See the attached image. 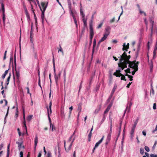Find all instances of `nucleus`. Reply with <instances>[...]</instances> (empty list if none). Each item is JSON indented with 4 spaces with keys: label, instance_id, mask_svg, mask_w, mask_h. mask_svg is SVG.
Here are the masks:
<instances>
[{
    "label": "nucleus",
    "instance_id": "nucleus-47",
    "mask_svg": "<svg viewBox=\"0 0 157 157\" xmlns=\"http://www.w3.org/2000/svg\"><path fill=\"white\" fill-rule=\"evenodd\" d=\"M14 63L15 67L16 68V56L15 54L14 55Z\"/></svg>",
    "mask_w": 157,
    "mask_h": 157
},
{
    "label": "nucleus",
    "instance_id": "nucleus-9",
    "mask_svg": "<svg viewBox=\"0 0 157 157\" xmlns=\"http://www.w3.org/2000/svg\"><path fill=\"white\" fill-rule=\"evenodd\" d=\"M136 67H133V66H132V67L131 68H132V69H134V70L132 71V75H134L136 72L137 71H138V68L137 67V66H136Z\"/></svg>",
    "mask_w": 157,
    "mask_h": 157
},
{
    "label": "nucleus",
    "instance_id": "nucleus-27",
    "mask_svg": "<svg viewBox=\"0 0 157 157\" xmlns=\"http://www.w3.org/2000/svg\"><path fill=\"white\" fill-rule=\"evenodd\" d=\"M41 12H42V14L41 15V18L42 20V22L43 23V22L44 21V12H43V11H41Z\"/></svg>",
    "mask_w": 157,
    "mask_h": 157
},
{
    "label": "nucleus",
    "instance_id": "nucleus-20",
    "mask_svg": "<svg viewBox=\"0 0 157 157\" xmlns=\"http://www.w3.org/2000/svg\"><path fill=\"white\" fill-rule=\"evenodd\" d=\"M78 110L79 111V113H78V117L79 116V114L81 112V109H82V106H81L82 105L81 104L79 103V104H78Z\"/></svg>",
    "mask_w": 157,
    "mask_h": 157
},
{
    "label": "nucleus",
    "instance_id": "nucleus-39",
    "mask_svg": "<svg viewBox=\"0 0 157 157\" xmlns=\"http://www.w3.org/2000/svg\"><path fill=\"white\" fill-rule=\"evenodd\" d=\"M144 149L142 148H141L140 149V152L141 154H143L144 153Z\"/></svg>",
    "mask_w": 157,
    "mask_h": 157
},
{
    "label": "nucleus",
    "instance_id": "nucleus-54",
    "mask_svg": "<svg viewBox=\"0 0 157 157\" xmlns=\"http://www.w3.org/2000/svg\"><path fill=\"white\" fill-rule=\"evenodd\" d=\"M81 15L82 16V19H85V15L84 13L83 14H81Z\"/></svg>",
    "mask_w": 157,
    "mask_h": 157
},
{
    "label": "nucleus",
    "instance_id": "nucleus-5",
    "mask_svg": "<svg viewBox=\"0 0 157 157\" xmlns=\"http://www.w3.org/2000/svg\"><path fill=\"white\" fill-rule=\"evenodd\" d=\"M104 136H103L101 139L96 144L94 147L93 149L92 153L94 152V151L95 149L97 148L99 146V145L102 142L104 139Z\"/></svg>",
    "mask_w": 157,
    "mask_h": 157
},
{
    "label": "nucleus",
    "instance_id": "nucleus-8",
    "mask_svg": "<svg viewBox=\"0 0 157 157\" xmlns=\"http://www.w3.org/2000/svg\"><path fill=\"white\" fill-rule=\"evenodd\" d=\"M11 73H9V76L8 77L6 80V83H5V84H6L5 88L6 89L7 88V86L8 85V84H9V81H10V78H11Z\"/></svg>",
    "mask_w": 157,
    "mask_h": 157
},
{
    "label": "nucleus",
    "instance_id": "nucleus-1",
    "mask_svg": "<svg viewBox=\"0 0 157 157\" xmlns=\"http://www.w3.org/2000/svg\"><path fill=\"white\" fill-rule=\"evenodd\" d=\"M131 58V56L129 55L127 56L126 52H124V53L121 56V58L119 59V63H118V65L121 70H123L124 68L127 67V65L128 64V67L131 68L132 65L135 62L136 60H135L132 61H131L129 60Z\"/></svg>",
    "mask_w": 157,
    "mask_h": 157
},
{
    "label": "nucleus",
    "instance_id": "nucleus-57",
    "mask_svg": "<svg viewBox=\"0 0 157 157\" xmlns=\"http://www.w3.org/2000/svg\"><path fill=\"white\" fill-rule=\"evenodd\" d=\"M102 25H103L102 23H101L100 24H99V25H98V27H97L98 29H99L102 26Z\"/></svg>",
    "mask_w": 157,
    "mask_h": 157
},
{
    "label": "nucleus",
    "instance_id": "nucleus-45",
    "mask_svg": "<svg viewBox=\"0 0 157 157\" xmlns=\"http://www.w3.org/2000/svg\"><path fill=\"white\" fill-rule=\"evenodd\" d=\"M23 124H24V127H25V129L26 130V131L27 132V127L26 126V122H25V121H24L23 122Z\"/></svg>",
    "mask_w": 157,
    "mask_h": 157
},
{
    "label": "nucleus",
    "instance_id": "nucleus-6",
    "mask_svg": "<svg viewBox=\"0 0 157 157\" xmlns=\"http://www.w3.org/2000/svg\"><path fill=\"white\" fill-rule=\"evenodd\" d=\"M41 5L42 8L41 7L40 8L41 10V11L45 12L47 7V5H46L45 2H42L41 3Z\"/></svg>",
    "mask_w": 157,
    "mask_h": 157
},
{
    "label": "nucleus",
    "instance_id": "nucleus-29",
    "mask_svg": "<svg viewBox=\"0 0 157 157\" xmlns=\"http://www.w3.org/2000/svg\"><path fill=\"white\" fill-rule=\"evenodd\" d=\"M84 26L86 27L87 26V19H85L82 20Z\"/></svg>",
    "mask_w": 157,
    "mask_h": 157
},
{
    "label": "nucleus",
    "instance_id": "nucleus-11",
    "mask_svg": "<svg viewBox=\"0 0 157 157\" xmlns=\"http://www.w3.org/2000/svg\"><path fill=\"white\" fill-rule=\"evenodd\" d=\"M47 112H48V117L49 121V122L50 123V127H51V125H52V121L51 119L50 118V117L49 116V108L47 106Z\"/></svg>",
    "mask_w": 157,
    "mask_h": 157
},
{
    "label": "nucleus",
    "instance_id": "nucleus-43",
    "mask_svg": "<svg viewBox=\"0 0 157 157\" xmlns=\"http://www.w3.org/2000/svg\"><path fill=\"white\" fill-rule=\"evenodd\" d=\"M73 109V107L72 106H71V107H70L69 108V109L70 111H69V116H70L71 114V111Z\"/></svg>",
    "mask_w": 157,
    "mask_h": 157
},
{
    "label": "nucleus",
    "instance_id": "nucleus-13",
    "mask_svg": "<svg viewBox=\"0 0 157 157\" xmlns=\"http://www.w3.org/2000/svg\"><path fill=\"white\" fill-rule=\"evenodd\" d=\"M15 71L16 72V77L18 80L20 79V72L19 70L18 69L17 70L16 69H15Z\"/></svg>",
    "mask_w": 157,
    "mask_h": 157
},
{
    "label": "nucleus",
    "instance_id": "nucleus-26",
    "mask_svg": "<svg viewBox=\"0 0 157 157\" xmlns=\"http://www.w3.org/2000/svg\"><path fill=\"white\" fill-rule=\"evenodd\" d=\"M38 138L37 136V135H36L35 137V145H37V143H38Z\"/></svg>",
    "mask_w": 157,
    "mask_h": 157
},
{
    "label": "nucleus",
    "instance_id": "nucleus-10",
    "mask_svg": "<svg viewBox=\"0 0 157 157\" xmlns=\"http://www.w3.org/2000/svg\"><path fill=\"white\" fill-rule=\"evenodd\" d=\"M90 35L93 36L94 35V33L93 31V29L92 25L90 24Z\"/></svg>",
    "mask_w": 157,
    "mask_h": 157
},
{
    "label": "nucleus",
    "instance_id": "nucleus-30",
    "mask_svg": "<svg viewBox=\"0 0 157 157\" xmlns=\"http://www.w3.org/2000/svg\"><path fill=\"white\" fill-rule=\"evenodd\" d=\"M111 135L110 134H108L106 140L108 141H110L111 138Z\"/></svg>",
    "mask_w": 157,
    "mask_h": 157
},
{
    "label": "nucleus",
    "instance_id": "nucleus-40",
    "mask_svg": "<svg viewBox=\"0 0 157 157\" xmlns=\"http://www.w3.org/2000/svg\"><path fill=\"white\" fill-rule=\"evenodd\" d=\"M25 14L27 17L28 20H29L30 19V17L29 13H25Z\"/></svg>",
    "mask_w": 157,
    "mask_h": 157
},
{
    "label": "nucleus",
    "instance_id": "nucleus-58",
    "mask_svg": "<svg viewBox=\"0 0 157 157\" xmlns=\"http://www.w3.org/2000/svg\"><path fill=\"white\" fill-rule=\"evenodd\" d=\"M150 157H157V155L151 154L150 155Z\"/></svg>",
    "mask_w": 157,
    "mask_h": 157
},
{
    "label": "nucleus",
    "instance_id": "nucleus-19",
    "mask_svg": "<svg viewBox=\"0 0 157 157\" xmlns=\"http://www.w3.org/2000/svg\"><path fill=\"white\" fill-rule=\"evenodd\" d=\"M54 75L56 82L57 83L58 82L59 79L60 78V77H59V76L56 75V74Z\"/></svg>",
    "mask_w": 157,
    "mask_h": 157
},
{
    "label": "nucleus",
    "instance_id": "nucleus-59",
    "mask_svg": "<svg viewBox=\"0 0 157 157\" xmlns=\"http://www.w3.org/2000/svg\"><path fill=\"white\" fill-rule=\"evenodd\" d=\"M112 126H110V131H109V134L111 135L112 132Z\"/></svg>",
    "mask_w": 157,
    "mask_h": 157
},
{
    "label": "nucleus",
    "instance_id": "nucleus-7",
    "mask_svg": "<svg viewBox=\"0 0 157 157\" xmlns=\"http://www.w3.org/2000/svg\"><path fill=\"white\" fill-rule=\"evenodd\" d=\"M123 46V47L122 48V50L123 51L125 50L126 51H127L128 49L129 48V43H128V44L126 45L125 43H124Z\"/></svg>",
    "mask_w": 157,
    "mask_h": 157
},
{
    "label": "nucleus",
    "instance_id": "nucleus-52",
    "mask_svg": "<svg viewBox=\"0 0 157 157\" xmlns=\"http://www.w3.org/2000/svg\"><path fill=\"white\" fill-rule=\"evenodd\" d=\"M7 51H6L5 53H4V57H3V59L4 60H5L6 59V53H7Z\"/></svg>",
    "mask_w": 157,
    "mask_h": 157
},
{
    "label": "nucleus",
    "instance_id": "nucleus-32",
    "mask_svg": "<svg viewBox=\"0 0 157 157\" xmlns=\"http://www.w3.org/2000/svg\"><path fill=\"white\" fill-rule=\"evenodd\" d=\"M135 130L131 129V132H130V135H131V138H132L133 136V134L134 133V132Z\"/></svg>",
    "mask_w": 157,
    "mask_h": 157
},
{
    "label": "nucleus",
    "instance_id": "nucleus-33",
    "mask_svg": "<svg viewBox=\"0 0 157 157\" xmlns=\"http://www.w3.org/2000/svg\"><path fill=\"white\" fill-rule=\"evenodd\" d=\"M124 71L125 72V73H129V74L131 73L130 69V68H128L127 69L125 70H124Z\"/></svg>",
    "mask_w": 157,
    "mask_h": 157
},
{
    "label": "nucleus",
    "instance_id": "nucleus-35",
    "mask_svg": "<svg viewBox=\"0 0 157 157\" xmlns=\"http://www.w3.org/2000/svg\"><path fill=\"white\" fill-rule=\"evenodd\" d=\"M33 33L32 30V29H31L30 32V38H33Z\"/></svg>",
    "mask_w": 157,
    "mask_h": 157
},
{
    "label": "nucleus",
    "instance_id": "nucleus-55",
    "mask_svg": "<svg viewBox=\"0 0 157 157\" xmlns=\"http://www.w3.org/2000/svg\"><path fill=\"white\" fill-rule=\"evenodd\" d=\"M153 63L152 61H151V62L150 63V68L151 69H152L153 68Z\"/></svg>",
    "mask_w": 157,
    "mask_h": 157
},
{
    "label": "nucleus",
    "instance_id": "nucleus-31",
    "mask_svg": "<svg viewBox=\"0 0 157 157\" xmlns=\"http://www.w3.org/2000/svg\"><path fill=\"white\" fill-rule=\"evenodd\" d=\"M33 117L32 115L29 116L27 118V120L28 121H30L32 119V117Z\"/></svg>",
    "mask_w": 157,
    "mask_h": 157
},
{
    "label": "nucleus",
    "instance_id": "nucleus-63",
    "mask_svg": "<svg viewBox=\"0 0 157 157\" xmlns=\"http://www.w3.org/2000/svg\"><path fill=\"white\" fill-rule=\"evenodd\" d=\"M20 157H23V154L22 151L20 152Z\"/></svg>",
    "mask_w": 157,
    "mask_h": 157
},
{
    "label": "nucleus",
    "instance_id": "nucleus-60",
    "mask_svg": "<svg viewBox=\"0 0 157 157\" xmlns=\"http://www.w3.org/2000/svg\"><path fill=\"white\" fill-rule=\"evenodd\" d=\"M156 108V104L155 103H154L153 104V109H155Z\"/></svg>",
    "mask_w": 157,
    "mask_h": 157
},
{
    "label": "nucleus",
    "instance_id": "nucleus-3",
    "mask_svg": "<svg viewBox=\"0 0 157 157\" xmlns=\"http://www.w3.org/2000/svg\"><path fill=\"white\" fill-rule=\"evenodd\" d=\"M74 140V138L73 139V140H72L71 142L69 147L67 148H66V141L65 140L64 141V147L65 148V151H67V152H68L71 149V147H72V146L73 144V143Z\"/></svg>",
    "mask_w": 157,
    "mask_h": 157
},
{
    "label": "nucleus",
    "instance_id": "nucleus-2",
    "mask_svg": "<svg viewBox=\"0 0 157 157\" xmlns=\"http://www.w3.org/2000/svg\"><path fill=\"white\" fill-rule=\"evenodd\" d=\"M121 70L120 69H118V70L116 71V72L113 73V75L116 76L117 77H120L121 76V80H123L125 81H126L127 80L125 78V75L121 73Z\"/></svg>",
    "mask_w": 157,
    "mask_h": 157
},
{
    "label": "nucleus",
    "instance_id": "nucleus-56",
    "mask_svg": "<svg viewBox=\"0 0 157 157\" xmlns=\"http://www.w3.org/2000/svg\"><path fill=\"white\" fill-rule=\"evenodd\" d=\"M34 56L35 59H37V55L36 52H34Z\"/></svg>",
    "mask_w": 157,
    "mask_h": 157
},
{
    "label": "nucleus",
    "instance_id": "nucleus-15",
    "mask_svg": "<svg viewBox=\"0 0 157 157\" xmlns=\"http://www.w3.org/2000/svg\"><path fill=\"white\" fill-rule=\"evenodd\" d=\"M96 39H94V40L93 41V49H92V56H93L94 53V48L96 46Z\"/></svg>",
    "mask_w": 157,
    "mask_h": 157
},
{
    "label": "nucleus",
    "instance_id": "nucleus-22",
    "mask_svg": "<svg viewBox=\"0 0 157 157\" xmlns=\"http://www.w3.org/2000/svg\"><path fill=\"white\" fill-rule=\"evenodd\" d=\"M111 107V105H109L107 107V108L105 110L104 112V114L106 113H108L109 112Z\"/></svg>",
    "mask_w": 157,
    "mask_h": 157
},
{
    "label": "nucleus",
    "instance_id": "nucleus-61",
    "mask_svg": "<svg viewBox=\"0 0 157 157\" xmlns=\"http://www.w3.org/2000/svg\"><path fill=\"white\" fill-rule=\"evenodd\" d=\"M132 83V82H129L128 84L126 86V87L128 88H129L130 87V85Z\"/></svg>",
    "mask_w": 157,
    "mask_h": 157
},
{
    "label": "nucleus",
    "instance_id": "nucleus-41",
    "mask_svg": "<svg viewBox=\"0 0 157 157\" xmlns=\"http://www.w3.org/2000/svg\"><path fill=\"white\" fill-rule=\"evenodd\" d=\"M139 118L137 117L136 119V120L134 122V125H135L136 126L137 124L138 123V121H139Z\"/></svg>",
    "mask_w": 157,
    "mask_h": 157
},
{
    "label": "nucleus",
    "instance_id": "nucleus-42",
    "mask_svg": "<svg viewBox=\"0 0 157 157\" xmlns=\"http://www.w3.org/2000/svg\"><path fill=\"white\" fill-rule=\"evenodd\" d=\"M46 157H52L51 153L50 152H48Z\"/></svg>",
    "mask_w": 157,
    "mask_h": 157
},
{
    "label": "nucleus",
    "instance_id": "nucleus-48",
    "mask_svg": "<svg viewBox=\"0 0 157 157\" xmlns=\"http://www.w3.org/2000/svg\"><path fill=\"white\" fill-rule=\"evenodd\" d=\"M144 149L147 152H149L150 151L149 148L147 146H145L144 147Z\"/></svg>",
    "mask_w": 157,
    "mask_h": 157
},
{
    "label": "nucleus",
    "instance_id": "nucleus-34",
    "mask_svg": "<svg viewBox=\"0 0 157 157\" xmlns=\"http://www.w3.org/2000/svg\"><path fill=\"white\" fill-rule=\"evenodd\" d=\"M139 62L138 61H137V62H136L134 63L133 64V65H132V66H133V67H136V66H137V67H138V65L139 64Z\"/></svg>",
    "mask_w": 157,
    "mask_h": 157
},
{
    "label": "nucleus",
    "instance_id": "nucleus-25",
    "mask_svg": "<svg viewBox=\"0 0 157 157\" xmlns=\"http://www.w3.org/2000/svg\"><path fill=\"white\" fill-rule=\"evenodd\" d=\"M101 108V105L99 106L95 110L94 113L96 114L98 113L100 110Z\"/></svg>",
    "mask_w": 157,
    "mask_h": 157
},
{
    "label": "nucleus",
    "instance_id": "nucleus-21",
    "mask_svg": "<svg viewBox=\"0 0 157 157\" xmlns=\"http://www.w3.org/2000/svg\"><path fill=\"white\" fill-rule=\"evenodd\" d=\"M140 51V45H138V48H137V51L135 55L136 57H137L138 56Z\"/></svg>",
    "mask_w": 157,
    "mask_h": 157
},
{
    "label": "nucleus",
    "instance_id": "nucleus-14",
    "mask_svg": "<svg viewBox=\"0 0 157 157\" xmlns=\"http://www.w3.org/2000/svg\"><path fill=\"white\" fill-rule=\"evenodd\" d=\"M93 126L92 128H91L90 132L88 135V140L89 142H90L91 140V137L92 134V132L93 130Z\"/></svg>",
    "mask_w": 157,
    "mask_h": 157
},
{
    "label": "nucleus",
    "instance_id": "nucleus-4",
    "mask_svg": "<svg viewBox=\"0 0 157 157\" xmlns=\"http://www.w3.org/2000/svg\"><path fill=\"white\" fill-rule=\"evenodd\" d=\"M16 144H18V147L19 150H20L22 147L24 148V146H22V144H23V141L22 139L21 138L18 140V141L16 142Z\"/></svg>",
    "mask_w": 157,
    "mask_h": 157
},
{
    "label": "nucleus",
    "instance_id": "nucleus-62",
    "mask_svg": "<svg viewBox=\"0 0 157 157\" xmlns=\"http://www.w3.org/2000/svg\"><path fill=\"white\" fill-rule=\"evenodd\" d=\"M128 78H130L129 80L130 81H132L133 80L132 78H133V77L132 76L130 75V76Z\"/></svg>",
    "mask_w": 157,
    "mask_h": 157
},
{
    "label": "nucleus",
    "instance_id": "nucleus-12",
    "mask_svg": "<svg viewBox=\"0 0 157 157\" xmlns=\"http://www.w3.org/2000/svg\"><path fill=\"white\" fill-rule=\"evenodd\" d=\"M117 84H115L114 85V87L112 90L111 92V97H112L113 96V94L116 90V89H117Z\"/></svg>",
    "mask_w": 157,
    "mask_h": 157
},
{
    "label": "nucleus",
    "instance_id": "nucleus-18",
    "mask_svg": "<svg viewBox=\"0 0 157 157\" xmlns=\"http://www.w3.org/2000/svg\"><path fill=\"white\" fill-rule=\"evenodd\" d=\"M0 4L2 6V10L3 13H5V8L4 7V5L2 1H0Z\"/></svg>",
    "mask_w": 157,
    "mask_h": 157
},
{
    "label": "nucleus",
    "instance_id": "nucleus-16",
    "mask_svg": "<svg viewBox=\"0 0 157 157\" xmlns=\"http://www.w3.org/2000/svg\"><path fill=\"white\" fill-rule=\"evenodd\" d=\"M157 50V40L156 42V44L155 45V47L153 51V58H155V55H156V51Z\"/></svg>",
    "mask_w": 157,
    "mask_h": 157
},
{
    "label": "nucleus",
    "instance_id": "nucleus-24",
    "mask_svg": "<svg viewBox=\"0 0 157 157\" xmlns=\"http://www.w3.org/2000/svg\"><path fill=\"white\" fill-rule=\"evenodd\" d=\"M10 144H9L7 147V154L6 157H9L10 154Z\"/></svg>",
    "mask_w": 157,
    "mask_h": 157
},
{
    "label": "nucleus",
    "instance_id": "nucleus-53",
    "mask_svg": "<svg viewBox=\"0 0 157 157\" xmlns=\"http://www.w3.org/2000/svg\"><path fill=\"white\" fill-rule=\"evenodd\" d=\"M105 116L104 115L102 119L101 120V123H102L104 122V121H105Z\"/></svg>",
    "mask_w": 157,
    "mask_h": 157
},
{
    "label": "nucleus",
    "instance_id": "nucleus-50",
    "mask_svg": "<svg viewBox=\"0 0 157 157\" xmlns=\"http://www.w3.org/2000/svg\"><path fill=\"white\" fill-rule=\"evenodd\" d=\"M151 94H152L153 95H154L155 93H154V91L153 89V87H152L151 88Z\"/></svg>",
    "mask_w": 157,
    "mask_h": 157
},
{
    "label": "nucleus",
    "instance_id": "nucleus-23",
    "mask_svg": "<svg viewBox=\"0 0 157 157\" xmlns=\"http://www.w3.org/2000/svg\"><path fill=\"white\" fill-rule=\"evenodd\" d=\"M108 36L107 35H105L104 34L103 35V36L100 40L101 41L103 42L107 38Z\"/></svg>",
    "mask_w": 157,
    "mask_h": 157
},
{
    "label": "nucleus",
    "instance_id": "nucleus-37",
    "mask_svg": "<svg viewBox=\"0 0 157 157\" xmlns=\"http://www.w3.org/2000/svg\"><path fill=\"white\" fill-rule=\"evenodd\" d=\"M3 23L4 25H5V13H3Z\"/></svg>",
    "mask_w": 157,
    "mask_h": 157
},
{
    "label": "nucleus",
    "instance_id": "nucleus-38",
    "mask_svg": "<svg viewBox=\"0 0 157 157\" xmlns=\"http://www.w3.org/2000/svg\"><path fill=\"white\" fill-rule=\"evenodd\" d=\"M80 13L81 15L82 14H83L84 13L83 11L82 10V6L81 4H80Z\"/></svg>",
    "mask_w": 157,
    "mask_h": 157
},
{
    "label": "nucleus",
    "instance_id": "nucleus-46",
    "mask_svg": "<svg viewBox=\"0 0 157 157\" xmlns=\"http://www.w3.org/2000/svg\"><path fill=\"white\" fill-rule=\"evenodd\" d=\"M150 22L151 24V28H153V26H154V21L152 20H150Z\"/></svg>",
    "mask_w": 157,
    "mask_h": 157
},
{
    "label": "nucleus",
    "instance_id": "nucleus-49",
    "mask_svg": "<svg viewBox=\"0 0 157 157\" xmlns=\"http://www.w3.org/2000/svg\"><path fill=\"white\" fill-rule=\"evenodd\" d=\"M140 13H144L145 16H146V13L144 11H142L140 9H139Z\"/></svg>",
    "mask_w": 157,
    "mask_h": 157
},
{
    "label": "nucleus",
    "instance_id": "nucleus-51",
    "mask_svg": "<svg viewBox=\"0 0 157 157\" xmlns=\"http://www.w3.org/2000/svg\"><path fill=\"white\" fill-rule=\"evenodd\" d=\"M73 18H74V22H75V24L76 27H77V25H77V21H76V19L75 17H73Z\"/></svg>",
    "mask_w": 157,
    "mask_h": 157
},
{
    "label": "nucleus",
    "instance_id": "nucleus-44",
    "mask_svg": "<svg viewBox=\"0 0 157 157\" xmlns=\"http://www.w3.org/2000/svg\"><path fill=\"white\" fill-rule=\"evenodd\" d=\"M59 47H60V49L59 50L58 52H59V51H60L62 52V53L63 54V49L60 46V45H59Z\"/></svg>",
    "mask_w": 157,
    "mask_h": 157
},
{
    "label": "nucleus",
    "instance_id": "nucleus-36",
    "mask_svg": "<svg viewBox=\"0 0 157 157\" xmlns=\"http://www.w3.org/2000/svg\"><path fill=\"white\" fill-rule=\"evenodd\" d=\"M74 134H75V132H74L73 135H72L69 138L68 141H67V143H70V141L71 140L72 138L73 137V135Z\"/></svg>",
    "mask_w": 157,
    "mask_h": 157
},
{
    "label": "nucleus",
    "instance_id": "nucleus-28",
    "mask_svg": "<svg viewBox=\"0 0 157 157\" xmlns=\"http://www.w3.org/2000/svg\"><path fill=\"white\" fill-rule=\"evenodd\" d=\"M109 119L110 122V125L111 126H113V121L112 117L109 115Z\"/></svg>",
    "mask_w": 157,
    "mask_h": 157
},
{
    "label": "nucleus",
    "instance_id": "nucleus-17",
    "mask_svg": "<svg viewBox=\"0 0 157 157\" xmlns=\"http://www.w3.org/2000/svg\"><path fill=\"white\" fill-rule=\"evenodd\" d=\"M110 29V28L109 27H108L105 29L106 32L104 34L105 35L108 36L109 34V30Z\"/></svg>",
    "mask_w": 157,
    "mask_h": 157
},
{
    "label": "nucleus",
    "instance_id": "nucleus-64",
    "mask_svg": "<svg viewBox=\"0 0 157 157\" xmlns=\"http://www.w3.org/2000/svg\"><path fill=\"white\" fill-rule=\"evenodd\" d=\"M115 21V17H114L111 20H110V22L111 23Z\"/></svg>",
    "mask_w": 157,
    "mask_h": 157
}]
</instances>
